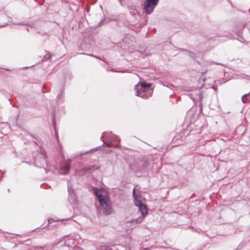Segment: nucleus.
I'll return each mask as SVG.
<instances>
[{
	"label": "nucleus",
	"mask_w": 250,
	"mask_h": 250,
	"mask_svg": "<svg viewBox=\"0 0 250 250\" xmlns=\"http://www.w3.org/2000/svg\"><path fill=\"white\" fill-rule=\"evenodd\" d=\"M248 95V94H245L244 95H243L242 96V101L243 103H246L248 102V98H247Z\"/></svg>",
	"instance_id": "obj_8"
},
{
	"label": "nucleus",
	"mask_w": 250,
	"mask_h": 250,
	"mask_svg": "<svg viewBox=\"0 0 250 250\" xmlns=\"http://www.w3.org/2000/svg\"><path fill=\"white\" fill-rule=\"evenodd\" d=\"M143 250H150L149 249H148V248H144L143 249Z\"/></svg>",
	"instance_id": "obj_15"
},
{
	"label": "nucleus",
	"mask_w": 250,
	"mask_h": 250,
	"mask_svg": "<svg viewBox=\"0 0 250 250\" xmlns=\"http://www.w3.org/2000/svg\"><path fill=\"white\" fill-rule=\"evenodd\" d=\"M193 54L191 52H189V55L191 57H193Z\"/></svg>",
	"instance_id": "obj_13"
},
{
	"label": "nucleus",
	"mask_w": 250,
	"mask_h": 250,
	"mask_svg": "<svg viewBox=\"0 0 250 250\" xmlns=\"http://www.w3.org/2000/svg\"><path fill=\"white\" fill-rule=\"evenodd\" d=\"M105 250H112L109 247H105Z\"/></svg>",
	"instance_id": "obj_12"
},
{
	"label": "nucleus",
	"mask_w": 250,
	"mask_h": 250,
	"mask_svg": "<svg viewBox=\"0 0 250 250\" xmlns=\"http://www.w3.org/2000/svg\"><path fill=\"white\" fill-rule=\"evenodd\" d=\"M70 164L69 163L64 162H62V164H61L60 168L61 170L63 171V174H67L70 169Z\"/></svg>",
	"instance_id": "obj_7"
},
{
	"label": "nucleus",
	"mask_w": 250,
	"mask_h": 250,
	"mask_svg": "<svg viewBox=\"0 0 250 250\" xmlns=\"http://www.w3.org/2000/svg\"><path fill=\"white\" fill-rule=\"evenodd\" d=\"M196 91H198V92H200V90H198H198H196ZM199 97H200V98H202V96H203V95H202V93H199Z\"/></svg>",
	"instance_id": "obj_10"
},
{
	"label": "nucleus",
	"mask_w": 250,
	"mask_h": 250,
	"mask_svg": "<svg viewBox=\"0 0 250 250\" xmlns=\"http://www.w3.org/2000/svg\"><path fill=\"white\" fill-rule=\"evenodd\" d=\"M159 0H146L143 8L144 12L146 14H150L158 3Z\"/></svg>",
	"instance_id": "obj_4"
},
{
	"label": "nucleus",
	"mask_w": 250,
	"mask_h": 250,
	"mask_svg": "<svg viewBox=\"0 0 250 250\" xmlns=\"http://www.w3.org/2000/svg\"><path fill=\"white\" fill-rule=\"evenodd\" d=\"M51 58V55L48 53V54H46L45 56H44V59H46V60H48L50 58Z\"/></svg>",
	"instance_id": "obj_9"
},
{
	"label": "nucleus",
	"mask_w": 250,
	"mask_h": 250,
	"mask_svg": "<svg viewBox=\"0 0 250 250\" xmlns=\"http://www.w3.org/2000/svg\"><path fill=\"white\" fill-rule=\"evenodd\" d=\"M2 175V172H0V176H1Z\"/></svg>",
	"instance_id": "obj_16"
},
{
	"label": "nucleus",
	"mask_w": 250,
	"mask_h": 250,
	"mask_svg": "<svg viewBox=\"0 0 250 250\" xmlns=\"http://www.w3.org/2000/svg\"><path fill=\"white\" fill-rule=\"evenodd\" d=\"M139 92H140L142 94H143V92L146 93V90H139Z\"/></svg>",
	"instance_id": "obj_11"
},
{
	"label": "nucleus",
	"mask_w": 250,
	"mask_h": 250,
	"mask_svg": "<svg viewBox=\"0 0 250 250\" xmlns=\"http://www.w3.org/2000/svg\"><path fill=\"white\" fill-rule=\"evenodd\" d=\"M150 86V83H142L140 85H139V83L135 85L134 86V90H135V95L137 96L140 97L143 99L147 98V95L146 93L143 92V94H142L140 92H139V90H146V89H148Z\"/></svg>",
	"instance_id": "obj_3"
},
{
	"label": "nucleus",
	"mask_w": 250,
	"mask_h": 250,
	"mask_svg": "<svg viewBox=\"0 0 250 250\" xmlns=\"http://www.w3.org/2000/svg\"><path fill=\"white\" fill-rule=\"evenodd\" d=\"M129 228H134L135 227H134V226H129Z\"/></svg>",
	"instance_id": "obj_18"
},
{
	"label": "nucleus",
	"mask_w": 250,
	"mask_h": 250,
	"mask_svg": "<svg viewBox=\"0 0 250 250\" xmlns=\"http://www.w3.org/2000/svg\"><path fill=\"white\" fill-rule=\"evenodd\" d=\"M109 140L110 143L107 144L108 146H113L114 147H118V143L119 142V140L116 136H111L109 138Z\"/></svg>",
	"instance_id": "obj_6"
},
{
	"label": "nucleus",
	"mask_w": 250,
	"mask_h": 250,
	"mask_svg": "<svg viewBox=\"0 0 250 250\" xmlns=\"http://www.w3.org/2000/svg\"><path fill=\"white\" fill-rule=\"evenodd\" d=\"M88 151H84V152H83L82 153H81L80 154H85V153H86Z\"/></svg>",
	"instance_id": "obj_14"
},
{
	"label": "nucleus",
	"mask_w": 250,
	"mask_h": 250,
	"mask_svg": "<svg viewBox=\"0 0 250 250\" xmlns=\"http://www.w3.org/2000/svg\"><path fill=\"white\" fill-rule=\"evenodd\" d=\"M138 165V168H137V169L135 170V171L136 172H137L138 171H143L148 167V163L147 161H146V160L140 161Z\"/></svg>",
	"instance_id": "obj_5"
},
{
	"label": "nucleus",
	"mask_w": 250,
	"mask_h": 250,
	"mask_svg": "<svg viewBox=\"0 0 250 250\" xmlns=\"http://www.w3.org/2000/svg\"><path fill=\"white\" fill-rule=\"evenodd\" d=\"M30 135L32 138H35L33 135H31V134H30Z\"/></svg>",
	"instance_id": "obj_17"
},
{
	"label": "nucleus",
	"mask_w": 250,
	"mask_h": 250,
	"mask_svg": "<svg viewBox=\"0 0 250 250\" xmlns=\"http://www.w3.org/2000/svg\"><path fill=\"white\" fill-rule=\"evenodd\" d=\"M98 201L100 203L99 209L103 213L108 215L113 212L112 204L107 192L104 190H97L95 191Z\"/></svg>",
	"instance_id": "obj_2"
},
{
	"label": "nucleus",
	"mask_w": 250,
	"mask_h": 250,
	"mask_svg": "<svg viewBox=\"0 0 250 250\" xmlns=\"http://www.w3.org/2000/svg\"><path fill=\"white\" fill-rule=\"evenodd\" d=\"M133 197L135 206L139 208V210L142 214V217H139L136 220H132L130 223L135 222L136 224H140L143 222L144 217L147 214L148 209L147 206L143 201L145 199L140 195L139 190L137 191L134 188L133 190Z\"/></svg>",
	"instance_id": "obj_1"
}]
</instances>
